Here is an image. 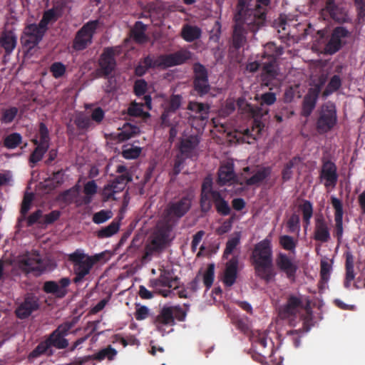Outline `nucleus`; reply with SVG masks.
Segmentation results:
<instances>
[{"mask_svg":"<svg viewBox=\"0 0 365 365\" xmlns=\"http://www.w3.org/2000/svg\"><path fill=\"white\" fill-rule=\"evenodd\" d=\"M271 0H237L234 14L232 44L235 49L242 47L247 41V35L254 36L266 25L268 7Z\"/></svg>","mask_w":365,"mask_h":365,"instance_id":"f257e3e1","label":"nucleus"},{"mask_svg":"<svg viewBox=\"0 0 365 365\" xmlns=\"http://www.w3.org/2000/svg\"><path fill=\"white\" fill-rule=\"evenodd\" d=\"M251 259L258 277L266 283L274 279L276 272L273 269L272 249L269 240L264 239L255 245Z\"/></svg>","mask_w":365,"mask_h":365,"instance_id":"f03ea898","label":"nucleus"},{"mask_svg":"<svg viewBox=\"0 0 365 365\" xmlns=\"http://www.w3.org/2000/svg\"><path fill=\"white\" fill-rule=\"evenodd\" d=\"M217 214L221 216H227L232 209L227 200L220 192V191L212 188L211 180H205L201 187L200 195V211L206 214L211 211L212 206Z\"/></svg>","mask_w":365,"mask_h":365,"instance_id":"7ed1b4c3","label":"nucleus"},{"mask_svg":"<svg viewBox=\"0 0 365 365\" xmlns=\"http://www.w3.org/2000/svg\"><path fill=\"white\" fill-rule=\"evenodd\" d=\"M98 257L85 254L82 250L77 249L68 255V260L73 264V271L75 277L73 282L79 284L88 275L98 261Z\"/></svg>","mask_w":365,"mask_h":365,"instance_id":"20e7f679","label":"nucleus"},{"mask_svg":"<svg viewBox=\"0 0 365 365\" xmlns=\"http://www.w3.org/2000/svg\"><path fill=\"white\" fill-rule=\"evenodd\" d=\"M337 123V110L332 102L324 103L318 111L316 129L319 134L331 131Z\"/></svg>","mask_w":365,"mask_h":365,"instance_id":"39448f33","label":"nucleus"},{"mask_svg":"<svg viewBox=\"0 0 365 365\" xmlns=\"http://www.w3.org/2000/svg\"><path fill=\"white\" fill-rule=\"evenodd\" d=\"M309 1L312 5H319L322 6L320 14L324 19L327 18H330L339 24H343L349 21V18L346 11L344 8L337 5L335 2V0Z\"/></svg>","mask_w":365,"mask_h":365,"instance_id":"423d86ee","label":"nucleus"},{"mask_svg":"<svg viewBox=\"0 0 365 365\" xmlns=\"http://www.w3.org/2000/svg\"><path fill=\"white\" fill-rule=\"evenodd\" d=\"M277 101L276 94L272 92H267L262 93L259 97L260 107L255 108L253 106L247 103L244 98L237 99L238 110L243 114L248 115H260L263 116L268 114L269 110L264 108V106H272Z\"/></svg>","mask_w":365,"mask_h":365,"instance_id":"0eeeda50","label":"nucleus"},{"mask_svg":"<svg viewBox=\"0 0 365 365\" xmlns=\"http://www.w3.org/2000/svg\"><path fill=\"white\" fill-rule=\"evenodd\" d=\"M99 26L98 20L86 23L76 34L72 48L76 51L85 50L93 43V36Z\"/></svg>","mask_w":365,"mask_h":365,"instance_id":"6e6552de","label":"nucleus"},{"mask_svg":"<svg viewBox=\"0 0 365 365\" xmlns=\"http://www.w3.org/2000/svg\"><path fill=\"white\" fill-rule=\"evenodd\" d=\"M76 322V319L73 318L71 321L61 324L46 338L51 349L54 347L57 349H64L68 346V340L66 339V336Z\"/></svg>","mask_w":365,"mask_h":365,"instance_id":"1a4fd4ad","label":"nucleus"},{"mask_svg":"<svg viewBox=\"0 0 365 365\" xmlns=\"http://www.w3.org/2000/svg\"><path fill=\"white\" fill-rule=\"evenodd\" d=\"M351 33L344 26L335 27L329 36L327 38V43L324 48V53L327 55H334L345 45L344 40L350 36Z\"/></svg>","mask_w":365,"mask_h":365,"instance_id":"9d476101","label":"nucleus"},{"mask_svg":"<svg viewBox=\"0 0 365 365\" xmlns=\"http://www.w3.org/2000/svg\"><path fill=\"white\" fill-rule=\"evenodd\" d=\"M193 69V88L197 96L202 97L207 94L211 88L208 79V71L200 63H195Z\"/></svg>","mask_w":365,"mask_h":365,"instance_id":"9b49d317","label":"nucleus"},{"mask_svg":"<svg viewBox=\"0 0 365 365\" xmlns=\"http://www.w3.org/2000/svg\"><path fill=\"white\" fill-rule=\"evenodd\" d=\"M192 197L189 195L170 202L165 209V214L169 221H178L185 216L191 208Z\"/></svg>","mask_w":365,"mask_h":365,"instance_id":"f8f14e48","label":"nucleus"},{"mask_svg":"<svg viewBox=\"0 0 365 365\" xmlns=\"http://www.w3.org/2000/svg\"><path fill=\"white\" fill-rule=\"evenodd\" d=\"M46 33L38 24H28L21 37V43L27 49L31 50L41 41Z\"/></svg>","mask_w":365,"mask_h":365,"instance_id":"ddd939ff","label":"nucleus"},{"mask_svg":"<svg viewBox=\"0 0 365 365\" xmlns=\"http://www.w3.org/2000/svg\"><path fill=\"white\" fill-rule=\"evenodd\" d=\"M275 264L277 269L285 274L290 282H295L298 265L293 259L284 252H279L275 259Z\"/></svg>","mask_w":365,"mask_h":365,"instance_id":"4468645a","label":"nucleus"},{"mask_svg":"<svg viewBox=\"0 0 365 365\" xmlns=\"http://www.w3.org/2000/svg\"><path fill=\"white\" fill-rule=\"evenodd\" d=\"M40 308L38 298L33 294H27L22 302L15 309V315L19 319L29 318L34 312Z\"/></svg>","mask_w":365,"mask_h":365,"instance_id":"2eb2a0df","label":"nucleus"},{"mask_svg":"<svg viewBox=\"0 0 365 365\" xmlns=\"http://www.w3.org/2000/svg\"><path fill=\"white\" fill-rule=\"evenodd\" d=\"M323 83L324 82H321L310 88L304 96L301 112L304 117H309L315 108Z\"/></svg>","mask_w":365,"mask_h":365,"instance_id":"dca6fc26","label":"nucleus"},{"mask_svg":"<svg viewBox=\"0 0 365 365\" xmlns=\"http://www.w3.org/2000/svg\"><path fill=\"white\" fill-rule=\"evenodd\" d=\"M116 66L115 51L113 47L104 48L99 58V73L101 76L107 77L112 73Z\"/></svg>","mask_w":365,"mask_h":365,"instance_id":"f3484780","label":"nucleus"},{"mask_svg":"<svg viewBox=\"0 0 365 365\" xmlns=\"http://www.w3.org/2000/svg\"><path fill=\"white\" fill-rule=\"evenodd\" d=\"M182 100V98L179 94H173L170 96L160 117L163 126H168L172 124L171 117L180 108Z\"/></svg>","mask_w":365,"mask_h":365,"instance_id":"a211bd4d","label":"nucleus"},{"mask_svg":"<svg viewBox=\"0 0 365 365\" xmlns=\"http://www.w3.org/2000/svg\"><path fill=\"white\" fill-rule=\"evenodd\" d=\"M319 178L324 180V185L326 187H335L338 180L336 164L329 160H323Z\"/></svg>","mask_w":365,"mask_h":365,"instance_id":"6ab92c4d","label":"nucleus"},{"mask_svg":"<svg viewBox=\"0 0 365 365\" xmlns=\"http://www.w3.org/2000/svg\"><path fill=\"white\" fill-rule=\"evenodd\" d=\"M179 283L180 279L174 275L173 271L167 269H160L159 277L150 280V284L154 288L163 287L176 289Z\"/></svg>","mask_w":365,"mask_h":365,"instance_id":"aec40b11","label":"nucleus"},{"mask_svg":"<svg viewBox=\"0 0 365 365\" xmlns=\"http://www.w3.org/2000/svg\"><path fill=\"white\" fill-rule=\"evenodd\" d=\"M71 284L68 277H63L56 281H46L43 283V290L46 294H52L57 298H63L68 293L67 287Z\"/></svg>","mask_w":365,"mask_h":365,"instance_id":"412c9836","label":"nucleus"},{"mask_svg":"<svg viewBox=\"0 0 365 365\" xmlns=\"http://www.w3.org/2000/svg\"><path fill=\"white\" fill-rule=\"evenodd\" d=\"M172 306H164L159 314L153 319V323L156 330L164 335L165 333V327L174 326L175 321L173 319Z\"/></svg>","mask_w":365,"mask_h":365,"instance_id":"4be33fe9","label":"nucleus"},{"mask_svg":"<svg viewBox=\"0 0 365 365\" xmlns=\"http://www.w3.org/2000/svg\"><path fill=\"white\" fill-rule=\"evenodd\" d=\"M262 74V86L268 87L270 90L277 86L276 78L278 75L277 61L272 58L263 64Z\"/></svg>","mask_w":365,"mask_h":365,"instance_id":"5701e85b","label":"nucleus"},{"mask_svg":"<svg viewBox=\"0 0 365 365\" xmlns=\"http://www.w3.org/2000/svg\"><path fill=\"white\" fill-rule=\"evenodd\" d=\"M331 202L335 210L334 236L336 237L338 243H340L343 236V205L341 200L334 196L331 197Z\"/></svg>","mask_w":365,"mask_h":365,"instance_id":"b1692460","label":"nucleus"},{"mask_svg":"<svg viewBox=\"0 0 365 365\" xmlns=\"http://www.w3.org/2000/svg\"><path fill=\"white\" fill-rule=\"evenodd\" d=\"M314 240L321 243L328 242L331 240L329 225L322 215L314 219Z\"/></svg>","mask_w":365,"mask_h":365,"instance_id":"393cba45","label":"nucleus"},{"mask_svg":"<svg viewBox=\"0 0 365 365\" xmlns=\"http://www.w3.org/2000/svg\"><path fill=\"white\" fill-rule=\"evenodd\" d=\"M303 307V302L299 297L290 295L287 303L279 309V315L283 319L295 316Z\"/></svg>","mask_w":365,"mask_h":365,"instance_id":"a878e982","label":"nucleus"},{"mask_svg":"<svg viewBox=\"0 0 365 365\" xmlns=\"http://www.w3.org/2000/svg\"><path fill=\"white\" fill-rule=\"evenodd\" d=\"M272 172L271 167H263L257 170L252 177L246 178L241 176L237 181V183L240 185H258L262 182L267 178H268Z\"/></svg>","mask_w":365,"mask_h":365,"instance_id":"bb28decb","label":"nucleus"},{"mask_svg":"<svg viewBox=\"0 0 365 365\" xmlns=\"http://www.w3.org/2000/svg\"><path fill=\"white\" fill-rule=\"evenodd\" d=\"M238 257H232L227 263L224 273L223 283L226 287H232L237 277Z\"/></svg>","mask_w":365,"mask_h":365,"instance_id":"cd10ccee","label":"nucleus"},{"mask_svg":"<svg viewBox=\"0 0 365 365\" xmlns=\"http://www.w3.org/2000/svg\"><path fill=\"white\" fill-rule=\"evenodd\" d=\"M200 143V138L197 135H189L180 140L179 150L182 156L186 158H191Z\"/></svg>","mask_w":365,"mask_h":365,"instance_id":"c85d7f7f","label":"nucleus"},{"mask_svg":"<svg viewBox=\"0 0 365 365\" xmlns=\"http://www.w3.org/2000/svg\"><path fill=\"white\" fill-rule=\"evenodd\" d=\"M217 175V182L220 186H224L232 181L237 183V181L239 180L236 179L232 163H227V164L221 165L218 170Z\"/></svg>","mask_w":365,"mask_h":365,"instance_id":"c756f323","label":"nucleus"},{"mask_svg":"<svg viewBox=\"0 0 365 365\" xmlns=\"http://www.w3.org/2000/svg\"><path fill=\"white\" fill-rule=\"evenodd\" d=\"M17 44V36L11 30H6L0 36V47L5 51V56H9Z\"/></svg>","mask_w":365,"mask_h":365,"instance_id":"7c9ffc66","label":"nucleus"},{"mask_svg":"<svg viewBox=\"0 0 365 365\" xmlns=\"http://www.w3.org/2000/svg\"><path fill=\"white\" fill-rule=\"evenodd\" d=\"M172 230L173 226L168 222L162 225L154 234L151 240L153 244L163 250L169 240Z\"/></svg>","mask_w":365,"mask_h":365,"instance_id":"2f4dec72","label":"nucleus"},{"mask_svg":"<svg viewBox=\"0 0 365 365\" xmlns=\"http://www.w3.org/2000/svg\"><path fill=\"white\" fill-rule=\"evenodd\" d=\"M251 341L253 346L259 353V357L265 358L267 354L266 348L267 346V333L255 330L252 332Z\"/></svg>","mask_w":365,"mask_h":365,"instance_id":"473e14b6","label":"nucleus"},{"mask_svg":"<svg viewBox=\"0 0 365 365\" xmlns=\"http://www.w3.org/2000/svg\"><path fill=\"white\" fill-rule=\"evenodd\" d=\"M21 264L22 269L26 271L27 272H38L39 273L44 271L45 267L43 265V262L39 255H36V257H29L25 259H23L21 261Z\"/></svg>","mask_w":365,"mask_h":365,"instance_id":"72a5a7b5","label":"nucleus"},{"mask_svg":"<svg viewBox=\"0 0 365 365\" xmlns=\"http://www.w3.org/2000/svg\"><path fill=\"white\" fill-rule=\"evenodd\" d=\"M187 109L194 113L196 118L201 120H207L209 118L210 106L208 103L190 101Z\"/></svg>","mask_w":365,"mask_h":365,"instance_id":"f704fd0d","label":"nucleus"},{"mask_svg":"<svg viewBox=\"0 0 365 365\" xmlns=\"http://www.w3.org/2000/svg\"><path fill=\"white\" fill-rule=\"evenodd\" d=\"M150 68H157L155 55L149 54L141 60L135 68V74L138 76H143Z\"/></svg>","mask_w":365,"mask_h":365,"instance_id":"c9c22d12","label":"nucleus"},{"mask_svg":"<svg viewBox=\"0 0 365 365\" xmlns=\"http://www.w3.org/2000/svg\"><path fill=\"white\" fill-rule=\"evenodd\" d=\"M117 354L118 351L116 349L112 347L111 345H108L106 347L100 349L96 353L89 355V356L91 360H96L98 361H102L105 359L112 361L115 358Z\"/></svg>","mask_w":365,"mask_h":365,"instance_id":"e433bc0d","label":"nucleus"},{"mask_svg":"<svg viewBox=\"0 0 365 365\" xmlns=\"http://www.w3.org/2000/svg\"><path fill=\"white\" fill-rule=\"evenodd\" d=\"M44 354L48 356H51L53 354V351L46 339L41 341L35 349L30 352L29 354V359H36Z\"/></svg>","mask_w":365,"mask_h":365,"instance_id":"4c0bfd02","label":"nucleus"},{"mask_svg":"<svg viewBox=\"0 0 365 365\" xmlns=\"http://www.w3.org/2000/svg\"><path fill=\"white\" fill-rule=\"evenodd\" d=\"M98 192V185L95 180H90L83 186L84 197L82 198L81 205H88L93 201V196Z\"/></svg>","mask_w":365,"mask_h":365,"instance_id":"58836bf2","label":"nucleus"},{"mask_svg":"<svg viewBox=\"0 0 365 365\" xmlns=\"http://www.w3.org/2000/svg\"><path fill=\"white\" fill-rule=\"evenodd\" d=\"M22 141L23 138L19 133H11L4 138L3 145L7 149L13 150L18 148Z\"/></svg>","mask_w":365,"mask_h":365,"instance_id":"ea45409f","label":"nucleus"},{"mask_svg":"<svg viewBox=\"0 0 365 365\" xmlns=\"http://www.w3.org/2000/svg\"><path fill=\"white\" fill-rule=\"evenodd\" d=\"M39 140L34 138L31 140L33 144H39L49 148L50 137L49 131L44 123H39L38 128Z\"/></svg>","mask_w":365,"mask_h":365,"instance_id":"a19ab883","label":"nucleus"},{"mask_svg":"<svg viewBox=\"0 0 365 365\" xmlns=\"http://www.w3.org/2000/svg\"><path fill=\"white\" fill-rule=\"evenodd\" d=\"M120 229V222L118 221L113 220L108 226L102 227L97 232V237L99 239L108 238L118 232Z\"/></svg>","mask_w":365,"mask_h":365,"instance_id":"79ce46f5","label":"nucleus"},{"mask_svg":"<svg viewBox=\"0 0 365 365\" xmlns=\"http://www.w3.org/2000/svg\"><path fill=\"white\" fill-rule=\"evenodd\" d=\"M201 36V30L197 26L186 25L182 30V37L187 42H192Z\"/></svg>","mask_w":365,"mask_h":365,"instance_id":"37998d69","label":"nucleus"},{"mask_svg":"<svg viewBox=\"0 0 365 365\" xmlns=\"http://www.w3.org/2000/svg\"><path fill=\"white\" fill-rule=\"evenodd\" d=\"M36 145V148L33 150V152L31 153L29 156V163L31 164V167H34V165L41 161L45 155V153L48 150V147L39 145V144H34Z\"/></svg>","mask_w":365,"mask_h":365,"instance_id":"c03bdc74","label":"nucleus"},{"mask_svg":"<svg viewBox=\"0 0 365 365\" xmlns=\"http://www.w3.org/2000/svg\"><path fill=\"white\" fill-rule=\"evenodd\" d=\"M341 79L339 75H334L329 80L326 88L322 93L324 98L328 97L333 93L338 91L341 86Z\"/></svg>","mask_w":365,"mask_h":365,"instance_id":"a18cd8bd","label":"nucleus"},{"mask_svg":"<svg viewBox=\"0 0 365 365\" xmlns=\"http://www.w3.org/2000/svg\"><path fill=\"white\" fill-rule=\"evenodd\" d=\"M300 162L299 157H294L287 162L282 170V180L284 182L289 181L293 175L292 168Z\"/></svg>","mask_w":365,"mask_h":365,"instance_id":"49530a36","label":"nucleus"},{"mask_svg":"<svg viewBox=\"0 0 365 365\" xmlns=\"http://www.w3.org/2000/svg\"><path fill=\"white\" fill-rule=\"evenodd\" d=\"M155 61L157 68H168L176 66V63L171 53L155 56Z\"/></svg>","mask_w":365,"mask_h":365,"instance_id":"de8ad7c7","label":"nucleus"},{"mask_svg":"<svg viewBox=\"0 0 365 365\" xmlns=\"http://www.w3.org/2000/svg\"><path fill=\"white\" fill-rule=\"evenodd\" d=\"M54 9H48L45 11L43 14L42 19L39 21L38 24L40 27L43 29L44 31H47L48 25L49 24H52L56 22L58 19V14H54Z\"/></svg>","mask_w":365,"mask_h":365,"instance_id":"09e8293b","label":"nucleus"},{"mask_svg":"<svg viewBox=\"0 0 365 365\" xmlns=\"http://www.w3.org/2000/svg\"><path fill=\"white\" fill-rule=\"evenodd\" d=\"M139 131L136 125L126 123L123 125L122 130L118 133V139L121 141L127 140L135 136Z\"/></svg>","mask_w":365,"mask_h":365,"instance_id":"8fccbe9b","label":"nucleus"},{"mask_svg":"<svg viewBox=\"0 0 365 365\" xmlns=\"http://www.w3.org/2000/svg\"><path fill=\"white\" fill-rule=\"evenodd\" d=\"M176 66H180L185 63L187 61L190 60L192 53L187 49H180L175 52L171 53Z\"/></svg>","mask_w":365,"mask_h":365,"instance_id":"3c124183","label":"nucleus"},{"mask_svg":"<svg viewBox=\"0 0 365 365\" xmlns=\"http://www.w3.org/2000/svg\"><path fill=\"white\" fill-rule=\"evenodd\" d=\"M74 123L79 130H88L93 127L91 118L83 113H80L76 116Z\"/></svg>","mask_w":365,"mask_h":365,"instance_id":"603ef678","label":"nucleus"},{"mask_svg":"<svg viewBox=\"0 0 365 365\" xmlns=\"http://www.w3.org/2000/svg\"><path fill=\"white\" fill-rule=\"evenodd\" d=\"M19 112L16 107H9L1 110V122L2 123L9 124L14 121Z\"/></svg>","mask_w":365,"mask_h":365,"instance_id":"864d4df0","label":"nucleus"},{"mask_svg":"<svg viewBox=\"0 0 365 365\" xmlns=\"http://www.w3.org/2000/svg\"><path fill=\"white\" fill-rule=\"evenodd\" d=\"M279 242L284 250L294 253L297 247V242L292 236L286 235H282L279 237Z\"/></svg>","mask_w":365,"mask_h":365,"instance_id":"5fc2aeb1","label":"nucleus"},{"mask_svg":"<svg viewBox=\"0 0 365 365\" xmlns=\"http://www.w3.org/2000/svg\"><path fill=\"white\" fill-rule=\"evenodd\" d=\"M240 242V233L237 232L235 235L232 238L229 239L226 243V247L224 250L223 257L227 258L231 255L234 250Z\"/></svg>","mask_w":365,"mask_h":365,"instance_id":"6e6d98bb","label":"nucleus"},{"mask_svg":"<svg viewBox=\"0 0 365 365\" xmlns=\"http://www.w3.org/2000/svg\"><path fill=\"white\" fill-rule=\"evenodd\" d=\"M79 187L76 185L68 190L62 192L59 195V199L65 203H71L77 196Z\"/></svg>","mask_w":365,"mask_h":365,"instance_id":"4d7b16f0","label":"nucleus"},{"mask_svg":"<svg viewBox=\"0 0 365 365\" xmlns=\"http://www.w3.org/2000/svg\"><path fill=\"white\" fill-rule=\"evenodd\" d=\"M113 217V212L110 210H101L93 214L92 220L95 224L104 223Z\"/></svg>","mask_w":365,"mask_h":365,"instance_id":"13d9d810","label":"nucleus"},{"mask_svg":"<svg viewBox=\"0 0 365 365\" xmlns=\"http://www.w3.org/2000/svg\"><path fill=\"white\" fill-rule=\"evenodd\" d=\"M63 176L64 173L63 170L53 173L52 175L46 180V182H50L48 185H49L52 189L58 187L64 182Z\"/></svg>","mask_w":365,"mask_h":365,"instance_id":"bf43d9fd","label":"nucleus"},{"mask_svg":"<svg viewBox=\"0 0 365 365\" xmlns=\"http://www.w3.org/2000/svg\"><path fill=\"white\" fill-rule=\"evenodd\" d=\"M215 279V264H208L204 274H203V283L207 289H209L214 282Z\"/></svg>","mask_w":365,"mask_h":365,"instance_id":"052dcab7","label":"nucleus"},{"mask_svg":"<svg viewBox=\"0 0 365 365\" xmlns=\"http://www.w3.org/2000/svg\"><path fill=\"white\" fill-rule=\"evenodd\" d=\"M50 72L56 79L60 78L64 76L66 71V66L61 62L53 63L50 68Z\"/></svg>","mask_w":365,"mask_h":365,"instance_id":"680f3d73","label":"nucleus"},{"mask_svg":"<svg viewBox=\"0 0 365 365\" xmlns=\"http://www.w3.org/2000/svg\"><path fill=\"white\" fill-rule=\"evenodd\" d=\"M141 153V148L137 146H125L122 155L125 159H135Z\"/></svg>","mask_w":365,"mask_h":365,"instance_id":"e2e57ef3","label":"nucleus"},{"mask_svg":"<svg viewBox=\"0 0 365 365\" xmlns=\"http://www.w3.org/2000/svg\"><path fill=\"white\" fill-rule=\"evenodd\" d=\"M320 277L323 283H327L329 280L331 265L325 260H322L320 263Z\"/></svg>","mask_w":365,"mask_h":365,"instance_id":"0e129e2a","label":"nucleus"},{"mask_svg":"<svg viewBox=\"0 0 365 365\" xmlns=\"http://www.w3.org/2000/svg\"><path fill=\"white\" fill-rule=\"evenodd\" d=\"M148 90V83L144 79H138L135 81L133 91L134 93L140 97L144 96Z\"/></svg>","mask_w":365,"mask_h":365,"instance_id":"69168bd1","label":"nucleus"},{"mask_svg":"<svg viewBox=\"0 0 365 365\" xmlns=\"http://www.w3.org/2000/svg\"><path fill=\"white\" fill-rule=\"evenodd\" d=\"M299 216L295 213L292 214L287 222V227L289 232H294L299 230Z\"/></svg>","mask_w":365,"mask_h":365,"instance_id":"338daca9","label":"nucleus"},{"mask_svg":"<svg viewBox=\"0 0 365 365\" xmlns=\"http://www.w3.org/2000/svg\"><path fill=\"white\" fill-rule=\"evenodd\" d=\"M61 216V212L59 210H53L50 213L43 216L42 225H51L57 221Z\"/></svg>","mask_w":365,"mask_h":365,"instance_id":"774afa93","label":"nucleus"}]
</instances>
